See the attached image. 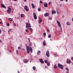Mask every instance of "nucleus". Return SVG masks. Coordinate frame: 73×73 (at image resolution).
Returning a JSON list of instances; mask_svg holds the SVG:
<instances>
[{"instance_id": "f257e3e1", "label": "nucleus", "mask_w": 73, "mask_h": 73, "mask_svg": "<svg viewBox=\"0 0 73 73\" xmlns=\"http://www.w3.org/2000/svg\"><path fill=\"white\" fill-rule=\"evenodd\" d=\"M26 28H31V25L30 23H27L26 24Z\"/></svg>"}, {"instance_id": "f03ea898", "label": "nucleus", "mask_w": 73, "mask_h": 73, "mask_svg": "<svg viewBox=\"0 0 73 73\" xmlns=\"http://www.w3.org/2000/svg\"><path fill=\"white\" fill-rule=\"evenodd\" d=\"M58 67H59V68H60L61 69H63V66L62 64H60L59 63L58 64Z\"/></svg>"}, {"instance_id": "7ed1b4c3", "label": "nucleus", "mask_w": 73, "mask_h": 73, "mask_svg": "<svg viewBox=\"0 0 73 73\" xmlns=\"http://www.w3.org/2000/svg\"><path fill=\"white\" fill-rule=\"evenodd\" d=\"M27 52L28 53H29L30 50L29 49V47L28 46H26Z\"/></svg>"}, {"instance_id": "20e7f679", "label": "nucleus", "mask_w": 73, "mask_h": 73, "mask_svg": "<svg viewBox=\"0 0 73 73\" xmlns=\"http://www.w3.org/2000/svg\"><path fill=\"white\" fill-rule=\"evenodd\" d=\"M11 10H12V9H11V8L9 7L8 8V9L7 10V12H9V13H11Z\"/></svg>"}, {"instance_id": "39448f33", "label": "nucleus", "mask_w": 73, "mask_h": 73, "mask_svg": "<svg viewBox=\"0 0 73 73\" xmlns=\"http://www.w3.org/2000/svg\"><path fill=\"white\" fill-rule=\"evenodd\" d=\"M57 23L58 24L59 27H61V24L59 21H56Z\"/></svg>"}, {"instance_id": "423d86ee", "label": "nucleus", "mask_w": 73, "mask_h": 73, "mask_svg": "<svg viewBox=\"0 0 73 73\" xmlns=\"http://www.w3.org/2000/svg\"><path fill=\"white\" fill-rule=\"evenodd\" d=\"M46 56L47 57H49V52L48 50L46 52Z\"/></svg>"}, {"instance_id": "0eeeda50", "label": "nucleus", "mask_w": 73, "mask_h": 73, "mask_svg": "<svg viewBox=\"0 0 73 73\" xmlns=\"http://www.w3.org/2000/svg\"><path fill=\"white\" fill-rule=\"evenodd\" d=\"M25 6L24 7V8L25 10H26V11H28L29 10L28 9V8H27V6L25 5Z\"/></svg>"}, {"instance_id": "6e6552de", "label": "nucleus", "mask_w": 73, "mask_h": 73, "mask_svg": "<svg viewBox=\"0 0 73 73\" xmlns=\"http://www.w3.org/2000/svg\"><path fill=\"white\" fill-rule=\"evenodd\" d=\"M44 16L45 17H47V16H49V13H46L44 14Z\"/></svg>"}, {"instance_id": "1a4fd4ad", "label": "nucleus", "mask_w": 73, "mask_h": 73, "mask_svg": "<svg viewBox=\"0 0 73 73\" xmlns=\"http://www.w3.org/2000/svg\"><path fill=\"white\" fill-rule=\"evenodd\" d=\"M33 16L35 19H37V16H36V15L35 14V13L33 14Z\"/></svg>"}, {"instance_id": "9d476101", "label": "nucleus", "mask_w": 73, "mask_h": 73, "mask_svg": "<svg viewBox=\"0 0 73 73\" xmlns=\"http://www.w3.org/2000/svg\"><path fill=\"white\" fill-rule=\"evenodd\" d=\"M66 62L68 64H70V63L71 62V61L70 60H67Z\"/></svg>"}, {"instance_id": "9b49d317", "label": "nucleus", "mask_w": 73, "mask_h": 73, "mask_svg": "<svg viewBox=\"0 0 73 73\" xmlns=\"http://www.w3.org/2000/svg\"><path fill=\"white\" fill-rule=\"evenodd\" d=\"M56 13V12L55 11H52V15H53V14H55Z\"/></svg>"}, {"instance_id": "f8f14e48", "label": "nucleus", "mask_w": 73, "mask_h": 73, "mask_svg": "<svg viewBox=\"0 0 73 73\" xmlns=\"http://www.w3.org/2000/svg\"><path fill=\"white\" fill-rule=\"evenodd\" d=\"M39 20L38 22L39 24H41V22H42V20H41V19H40V17H39Z\"/></svg>"}, {"instance_id": "ddd939ff", "label": "nucleus", "mask_w": 73, "mask_h": 73, "mask_svg": "<svg viewBox=\"0 0 73 73\" xmlns=\"http://www.w3.org/2000/svg\"><path fill=\"white\" fill-rule=\"evenodd\" d=\"M1 7H2V8H6L5 6L4 5V4H2L1 5Z\"/></svg>"}, {"instance_id": "4468645a", "label": "nucleus", "mask_w": 73, "mask_h": 73, "mask_svg": "<svg viewBox=\"0 0 73 73\" xmlns=\"http://www.w3.org/2000/svg\"><path fill=\"white\" fill-rule=\"evenodd\" d=\"M39 61L41 63H44V61H43V60H42V59H39Z\"/></svg>"}, {"instance_id": "2eb2a0df", "label": "nucleus", "mask_w": 73, "mask_h": 73, "mask_svg": "<svg viewBox=\"0 0 73 73\" xmlns=\"http://www.w3.org/2000/svg\"><path fill=\"white\" fill-rule=\"evenodd\" d=\"M32 7L33 8H35V5L33 3L31 4Z\"/></svg>"}, {"instance_id": "dca6fc26", "label": "nucleus", "mask_w": 73, "mask_h": 73, "mask_svg": "<svg viewBox=\"0 0 73 73\" xmlns=\"http://www.w3.org/2000/svg\"><path fill=\"white\" fill-rule=\"evenodd\" d=\"M44 6L45 7H48V4H47V3H46V4L44 3Z\"/></svg>"}, {"instance_id": "f3484780", "label": "nucleus", "mask_w": 73, "mask_h": 73, "mask_svg": "<svg viewBox=\"0 0 73 73\" xmlns=\"http://www.w3.org/2000/svg\"><path fill=\"white\" fill-rule=\"evenodd\" d=\"M8 20L9 21H13V19H12L11 18H9Z\"/></svg>"}, {"instance_id": "a211bd4d", "label": "nucleus", "mask_w": 73, "mask_h": 73, "mask_svg": "<svg viewBox=\"0 0 73 73\" xmlns=\"http://www.w3.org/2000/svg\"><path fill=\"white\" fill-rule=\"evenodd\" d=\"M41 53L40 51H38V52H37V55H40V53Z\"/></svg>"}, {"instance_id": "6ab92c4d", "label": "nucleus", "mask_w": 73, "mask_h": 73, "mask_svg": "<svg viewBox=\"0 0 73 73\" xmlns=\"http://www.w3.org/2000/svg\"><path fill=\"white\" fill-rule=\"evenodd\" d=\"M33 70H36V67H35V66H33Z\"/></svg>"}, {"instance_id": "aec40b11", "label": "nucleus", "mask_w": 73, "mask_h": 73, "mask_svg": "<svg viewBox=\"0 0 73 73\" xmlns=\"http://www.w3.org/2000/svg\"><path fill=\"white\" fill-rule=\"evenodd\" d=\"M21 17H24V14H21Z\"/></svg>"}, {"instance_id": "412c9836", "label": "nucleus", "mask_w": 73, "mask_h": 73, "mask_svg": "<svg viewBox=\"0 0 73 73\" xmlns=\"http://www.w3.org/2000/svg\"><path fill=\"white\" fill-rule=\"evenodd\" d=\"M66 24L67 25H70V23H69V22H67L66 23Z\"/></svg>"}, {"instance_id": "4be33fe9", "label": "nucleus", "mask_w": 73, "mask_h": 73, "mask_svg": "<svg viewBox=\"0 0 73 73\" xmlns=\"http://www.w3.org/2000/svg\"><path fill=\"white\" fill-rule=\"evenodd\" d=\"M24 63H27L28 62V61L27 60H26L25 61H24Z\"/></svg>"}, {"instance_id": "5701e85b", "label": "nucleus", "mask_w": 73, "mask_h": 73, "mask_svg": "<svg viewBox=\"0 0 73 73\" xmlns=\"http://www.w3.org/2000/svg\"><path fill=\"white\" fill-rule=\"evenodd\" d=\"M43 44L44 46H45V45H46V43L44 42H43Z\"/></svg>"}, {"instance_id": "b1692460", "label": "nucleus", "mask_w": 73, "mask_h": 73, "mask_svg": "<svg viewBox=\"0 0 73 73\" xmlns=\"http://www.w3.org/2000/svg\"><path fill=\"white\" fill-rule=\"evenodd\" d=\"M57 68V66L56 65H55L54 66V68L56 69V68Z\"/></svg>"}, {"instance_id": "393cba45", "label": "nucleus", "mask_w": 73, "mask_h": 73, "mask_svg": "<svg viewBox=\"0 0 73 73\" xmlns=\"http://www.w3.org/2000/svg\"><path fill=\"white\" fill-rule=\"evenodd\" d=\"M29 29L30 30L31 32H32V28H29Z\"/></svg>"}, {"instance_id": "a878e982", "label": "nucleus", "mask_w": 73, "mask_h": 73, "mask_svg": "<svg viewBox=\"0 0 73 73\" xmlns=\"http://www.w3.org/2000/svg\"><path fill=\"white\" fill-rule=\"evenodd\" d=\"M30 51L32 53V48L30 47Z\"/></svg>"}, {"instance_id": "bb28decb", "label": "nucleus", "mask_w": 73, "mask_h": 73, "mask_svg": "<svg viewBox=\"0 0 73 73\" xmlns=\"http://www.w3.org/2000/svg\"><path fill=\"white\" fill-rule=\"evenodd\" d=\"M47 31L48 32H50V30H49L48 28L47 29Z\"/></svg>"}, {"instance_id": "cd10ccee", "label": "nucleus", "mask_w": 73, "mask_h": 73, "mask_svg": "<svg viewBox=\"0 0 73 73\" xmlns=\"http://www.w3.org/2000/svg\"><path fill=\"white\" fill-rule=\"evenodd\" d=\"M48 38H50V37H51V35H49L48 36Z\"/></svg>"}, {"instance_id": "c85d7f7f", "label": "nucleus", "mask_w": 73, "mask_h": 73, "mask_svg": "<svg viewBox=\"0 0 73 73\" xmlns=\"http://www.w3.org/2000/svg\"><path fill=\"white\" fill-rule=\"evenodd\" d=\"M32 45V43L31 42H30L29 43V45L30 46H31V45Z\"/></svg>"}, {"instance_id": "c756f323", "label": "nucleus", "mask_w": 73, "mask_h": 73, "mask_svg": "<svg viewBox=\"0 0 73 73\" xmlns=\"http://www.w3.org/2000/svg\"><path fill=\"white\" fill-rule=\"evenodd\" d=\"M26 31L27 33H28V32H29V31H28V29H27L26 30Z\"/></svg>"}, {"instance_id": "7c9ffc66", "label": "nucleus", "mask_w": 73, "mask_h": 73, "mask_svg": "<svg viewBox=\"0 0 73 73\" xmlns=\"http://www.w3.org/2000/svg\"><path fill=\"white\" fill-rule=\"evenodd\" d=\"M54 55L55 56H57V54H56L55 53H54Z\"/></svg>"}, {"instance_id": "2f4dec72", "label": "nucleus", "mask_w": 73, "mask_h": 73, "mask_svg": "<svg viewBox=\"0 0 73 73\" xmlns=\"http://www.w3.org/2000/svg\"><path fill=\"white\" fill-rule=\"evenodd\" d=\"M66 70H67V71H69V69H68V68H66Z\"/></svg>"}, {"instance_id": "473e14b6", "label": "nucleus", "mask_w": 73, "mask_h": 73, "mask_svg": "<svg viewBox=\"0 0 73 73\" xmlns=\"http://www.w3.org/2000/svg\"><path fill=\"white\" fill-rule=\"evenodd\" d=\"M38 11H41V9H40V8H38Z\"/></svg>"}, {"instance_id": "72a5a7b5", "label": "nucleus", "mask_w": 73, "mask_h": 73, "mask_svg": "<svg viewBox=\"0 0 73 73\" xmlns=\"http://www.w3.org/2000/svg\"><path fill=\"white\" fill-rule=\"evenodd\" d=\"M44 36H46V33H44Z\"/></svg>"}, {"instance_id": "f704fd0d", "label": "nucleus", "mask_w": 73, "mask_h": 73, "mask_svg": "<svg viewBox=\"0 0 73 73\" xmlns=\"http://www.w3.org/2000/svg\"><path fill=\"white\" fill-rule=\"evenodd\" d=\"M16 53L17 54H18V51H17V50H16Z\"/></svg>"}, {"instance_id": "c9c22d12", "label": "nucleus", "mask_w": 73, "mask_h": 73, "mask_svg": "<svg viewBox=\"0 0 73 73\" xmlns=\"http://www.w3.org/2000/svg\"><path fill=\"white\" fill-rule=\"evenodd\" d=\"M45 63H46L47 62V60H45L44 61Z\"/></svg>"}, {"instance_id": "e433bc0d", "label": "nucleus", "mask_w": 73, "mask_h": 73, "mask_svg": "<svg viewBox=\"0 0 73 73\" xmlns=\"http://www.w3.org/2000/svg\"><path fill=\"white\" fill-rule=\"evenodd\" d=\"M7 26H9V23H7Z\"/></svg>"}, {"instance_id": "4c0bfd02", "label": "nucleus", "mask_w": 73, "mask_h": 73, "mask_svg": "<svg viewBox=\"0 0 73 73\" xmlns=\"http://www.w3.org/2000/svg\"><path fill=\"white\" fill-rule=\"evenodd\" d=\"M40 3L42 4V1H40Z\"/></svg>"}, {"instance_id": "58836bf2", "label": "nucleus", "mask_w": 73, "mask_h": 73, "mask_svg": "<svg viewBox=\"0 0 73 73\" xmlns=\"http://www.w3.org/2000/svg\"><path fill=\"white\" fill-rule=\"evenodd\" d=\"M47 65H48V66H49L50 65V64L49 63H48L47 64Z\"/></svg>"}, {"instance_id": "ea45409f", "label": "nucleus", "mask_w": 73, "mask_h": 73, "mask_svg": "<svg viewBox=\"0 0 73 73\" xmlns=\"http://www.w3.org/2000/svg\"><path fill=\"white\" fill-rule=\"evenodd\" d=\"M71 60H73V57L71 58Z\"/></svg>"}, {"instance_id": "a19ab883", "label": "nucleus", "mask_w": 73, "mask_h": 73, "mask_svg": "<svg viewBox=\"0 0 73 73\" xmlns=\"http://www.w3.org/2000/svg\"><path fill=\"white\" fill-rule=\"evenodd\" d=\"M18 49H21V48H20V47H18Z\"/></svg>"}, {"instance_id": "79ce46f5", "label": "nucleus", "mask_w": 73, "mask_h": 73, "mask_svg": "<svg viewBox=\"0 0 73 73\" xmlns=\"http://www.w3.org/2000/svg\"><path fill=\"white\" fill-rule=\"evenodd\" d=\"M13 25L14 26H16V24L15 23H14Z\"/></svg>"}, {"instance_id": "37998d69", "label": "nucleus", "mask_w": 73, "mask_h": 73, "mask_svg": "<svg viewBox=\"0 0 73 73\" xmlns=\"http://www.w3.org/2000/svg\"><path fill=\"white\" fill-rule=\"evenodd\" d=\"M50 3H51V2H49V5H50Z\"/></svg>"}, {"instance_id": "c03bdc74", "label": "nucleus", "mask_w": 73, "mask_h": 73, "mask_svg": "<svg viewBox=\"0 0 73 73\" xmlns=\"http://www.w3.org/2000/svg\"><path fill=\"white\" fill-rule=\"evenodd\" d=\"M48 19H50V20H51L52 19V18L51 17H49L48 18Z\"/></svg>"}, {"instance_id": "a18cd8bd", "label": "nucleus", "mask_w": 73, "mask_h": 73, "mask_svg": "<svg viewBox=\"0 0 73 73\" xmlns=\"http://www.w3.org/2000/svg\"><path fill=\"white\" fill-rule=\"evenodd\" d=\"M0 24H3V23L2 22H0Z\"/></svg>"}, {"instance_id": "49530a36", "label": "nucleus", "mask_w": 73, "mask_h": 73, "mask_svg": "<svg viewBox=\"0 0 73 73\" xmlns=\"http://www.w3.org/2000/svg\"><path fill=\"white\" fill-rule=\"evenodd\" d=\"M1 33V29H0V34Z\"/></svg>"}, {"instance_id": "de8ad7c7", "label": "nucleus", "mask_w": 73, "mask_h": 73, "mask_svg": "<svg viewBox=\"0 0 73 73\" xmlns=\"http://www.w3.org/2000/svg\"><path fill=\"white\" fill-rule=\"evenodd\" d=\"M17 0H14V1H17Z\"/></svg>"}, {"instance_id": "09e8293b", "label": "nucleus", "mask_w": 73, "mask_h": 73, "mask_svg": "<svg viewBox=\"0 0 73 73\" xmlns=\"http://www.w3.org/2000/svg\"><path fill=\"white\" fill-rule=\"evenodd\" d=\"M24 1H25V2H26V1H27L26 0H23Z\"/></svg>"}, {"instance_id": "8fccbe9b", "label": "nucleus", "mask_w": 73, "mask_h": 73, "mask_svg": "<svg viewBox=\"0 0 73 73\" xmlns=\"http://www.w3.org/2000/svg\"><path fill=\"white\" fill-rule=\"evenodd\" d=\"M28 40H29V41H30V38H29Z\"/></svg>"}, {"instance_id": "3c124183", "label": "nucleus", "mask_w": 73, "mask_h": 73, "mask_svg": "<svg viewBox=\"0 0 73 73\" xmlns=\"http://www.w3.org/2000/svg\"><path fill=\"white\" fill-rule=\"evenodd\" d=\"M60 1H63V0H60Z\"/></svg>"}, {"instance_id": "603ef678", "label": "nucleus", "mask_w": 73, "mask_h": 73, "mask_svg": "<svg viewBox=\"0 0 73 73\" xmlns=\"http://www.w3.org/2000/svg\"><path fill=\"white\" fill-rule=\"evenodd\" d=\"M66 2H68V0H66Z\"/></svg>"}, {"instance_id": "864d4df0", "label": "nucleus", "mask_w": 73, "mask_h": 73, "mask_svg": "<svg viewBox=\"0 0 73 73\" xmlns=\"http://www.w3.org/2000/svg\"><path fill=\"white\" fill-rule=\"evenodd\" d=\"M19 18L18 17V18H17V19H18Z\"/></svg>"}, {"instance_id": "5fc2aeb1", "label": "nucleus", "mask_w": 73, "mask_h": 73, "mask_svg": "<svg viewBox=\"0 0 73 73\" xmlns=\"http://www.w3.org/2000/svg\"><path fill=\"white\" fill-rule=\"evenodd\" d=\"M66 73H69L68 72H67Z\"/></svg>"}, {"instance_id": "6e6d98bb", "label": "nucleus", "mask_w": 73, "mask_h": 73, "mask_svg": "<svg viewBox=\"0 0 73 73\" xmlns=\"http://www.w3.org/2000/svg\"><path fill=\"white\" fill-rule=\"evenodd\" d=\"M1 40H0V42H1Z\"/></svg>"}, {"instance_id": "4d7b16f0", "label": "nucleus", "mask_w": 73, "mask_h": 73, "mask_svg": "<svg viewBox=\"0 0 73 73\" xmlns=\"http://www.w3.org/2000/svg\"><path fill=\"white\" fill-rule=\"evenodd\" d=\"M50 40H51V41H52V39H50Z\"/></svg>"}, {"instance_id": "13d9d810", "label": "nucleus", "mask_w": 73, "mask_h": 73, "mask_svg": "<svg viewBox=\"0 0 73 73\" xmlns=\"http://www.w3.org/2000/svg\"><path fill=\"white\" fill-rule=\"evenodd\" d=\"M1 54V52H0V54Z\"/></svg>"}, {"instance_id": "bf43d9fd", "label": "nucleus", "mask_w": 73, "mask_h": 73, "mask_svg": "<svg viewBox=\"0 0 73 73\" xmlns=\"http://www.w3.org/2000/svg\"><path fill=\"white\" fill-rule=\"evenodd\" d=\"M14 5H16L15 4H14Z\"/></svg>"}, {"instance_id": "052dcab7", "label": "nucleus", "mask_w": 73, "mask_h": 73, "mask_svg": "<svg viewBox=\"0 0 73 73\" xmlns=\"http://www.w3.org/2000/svg\"><path fill=\"white\" fill-rule=\"evenodd\" d=\"M1 20V19H0V20Z\"/></svg>"}, {"instance_id": "680f3d73", "label": "nucleus", "mask_w": 73, "mask_h": 73, "mask_svg": "<svg viewBox=\"0 0 73 73\" xmlns=\"http://www.w3.org/2000/svg\"><path fill=\"white\" fill-rule=\"evenodd\" d=\"M41 39H42V38H41Z\"/></svg>"}, {"instance_id": "e2e57ef3", "label": "nucleus", "mask_w": 73, "mask_h": 73, "mask_svg": "<svg viewBox=\"0 0 73 73\" xmlns=\"http://www.w3.org/2000/svg\"><path fill=\"white\" fill-rule=\"evenodd\" d=\"M35 57H36V56H35Z\"/></svg>"}]
</instances>
